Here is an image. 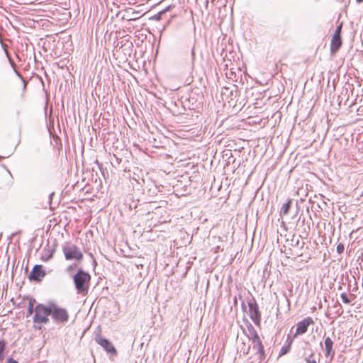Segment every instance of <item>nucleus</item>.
Returning a JSON list of instances; mask_svg holds the SVG:
<instances>
[{
  "label": "nucleus",
  "instance_id": "4be33fe9",
  "mask_svg": "<svg viewBox=\"0 0 363 363\" xmlns=\"http://www.w3.org/2000/svg\"><path fill=\"white\" fill-rule=\"evenodd\" d=\"M77 272L81 273V272H84L82 271V269L81 268H79L77 269Z\"/></svg>",
  "mask_w": 363,
  "mask_h": 363
},
{
  "label": "nucleus",
  "instance_id": "f3484780",
  "mask_svg": "<svg viewBox=\"0 0 363 363\" xmlns=\"http://www.w3.org/2000/svg\"><path fill=\"white\" fill-rule=\"evenodd\" d=\"M33 304L31 301H30L29 303V307H28V313L29 314H31L33 313Z\"/></svg>",
  "mask_w": 363,
  "mask_h": 363
},
{
  "label": "nucleus",
  "instance_id": "7ed1b4c3",
  "mask_svg": "<svg viewBox=\"0 0 363 363\" xmlns=\"http://www.w3.org/2000/svg\"><path fill=\"white\" fill-rule=\"evenodd\" d=\"M51 308L43 305H38L35 309L33 320L35 323H45L48 321V316L51 314Z\"/></svg>",
  "mask_w": 363,
  "mask_h": 363
},
{
  "label": "nucleus",
  "instance_id": "423d86ee",
  "mask_svg": "<svg viewBox=\"0 0 363 363\" xmlns=\"http://www.w3.org/2000/svg\"><path fill=\"white\" fill-rule=\"evenodd\" d=\"M51 314L53 319L57 321L66 322L68 319V313L65 309L53 306L51 308Z\"/></svg>",
  "mask_w": 363,
  "mask_h": 363
},
{
  "label": "nucleus",
  "instance_id": "f03ea898",
  "mask_svg": "<svg viewBox=\"0 0 363 363\" xmlns=\"http://www.w3.org/2000/svg\"><path fill=\"white\" fill-rule=\"evenodd\" d=\"M90 279L89 274H75L74 281L79 294H87Z\"/></svg>",
  "mask_w": 363,
  "mask_h": 363
},
{
  "label": "nucleus",
  "instance_id": "b1692460",
  "mask_svg": "<svg viewBox=\"0 0 363 363\" xmlns=\"http://www.w3.org/2000/svg\"><path fill=\"white\" fill-rule=\"evenodd\" d=\"M25 272H28V267H26V269H25Z\"/></svg>",
  "mask_w": 363,
  "mask_h": 363
},
{
  "label": "nucleus",
  "instance_id": "f8f14e48",
  "mask_svg": "<svg viewBox=\"0 0 363 363\" xmlns=\"http://www.w3.org/2000/svg\"><path fill=\"white\" fill-rule=\"evenodd\" d=\"M291 201L289 200L288 202L283 204V206L281 208V211H280V214L281 216H284L287 215L289 210L290 208V206H291Z\"/></svg>",
  "mask_w": 363,
  "mask_h": 363
},
{
  "label": "nucleus",
  "instance_id": "6ab92c4d",
  "mask_svg": "<svg viewBox=\"0 0 363 363\" xmlns=\"http://www.w3.org/2000/svg\"><path fill=\"white\" fill-rule=\"evenodd\" d=\"M306 362L308 363H317V362L315 359H311V358H307Z\"/></svg>",
  "mask_w": 363,
  "mask_h": 363
},
{
  "label": "nucleus",
  "instance_id": "1a4fd4ad",
  "mask_svg": "<svg viewBox=\"0 0 363 363\" xmlns=\"http://www.w3.org/2000/svg\"><path fill=\"white\" fill-rule=\"evenodd\" d=\"M340 47V25L337 26L331 42V53H336Z\"/></svg>",
  "mask_w": 363,
  "mask_h": 363
},
{
  "label": "nucleus",
  "instance_id": "9b49d317",
  "mask_svg": "<svg viewBox=\"0 0 363 363\" xmlns=\"http://www.w3.org/2000/svg\"><path fill=\"white\" fill-rule=\"evenodd\" d=\"M250 349V346L249 345L245 344L244 342H242L241 344H240L238 347L239 352L244 355L248 354Z\"/></svg>",
  "mask_w": 363,
  "mask_h": 363
},
{
  "label": "nucleus",
  "instance_id": "aec40b11",
  "mask_svg": "<svg viewBox=\"0 0 363 363\" xmlns=\"http://www.w3.org/2000/svg\"><path fill=\"white\" fill-rule=\"evenodd\" d=\"M342 300L345 302V303H347L348 302V299L347 298L346 296H345L343 294H342Z\"/></svg>",
  "mask_w": 363,
  "mask_h": 363
},
{
  "label": "nucleus",
  "instance_id": "dca6fc26",
  "mask_svg": "<svg viewBox=\"0 0 363 363\" xmlns=\"http://www.w3.org/2000/svg\"><path fill=\"white\" fill-rule=\"evenodd\" d=\"M31 272H42V266L41 265H35Z\"/></svg>",
  "mask_w": 363,
  "mask_h": 363
},
{
  "label": "nucleus",
  "instance_id": "2eb2a0df",
  "mask_svg": "<svg viewBox=\"0 0 363 363\" xmlns=\"http://www.w3.org/2000/svg\"><path fill=\"white\" fill-rule=\"evenodd\" d=\"M6 342L5 340H0V361L4 359V353L6 350Z\"/></svg>",
  "mask_w": 363,
  "mask_h": 363
},
{
  "label": "nucleus",
  "instance_id": "a211bd4d",
  "mask_svg": "<svg viewBox=\"0 0 363 363\" xmlns=\"http://www.w3.org/2000/svg\"><path fill=\"white\" fill-rule=\"evenodd\" d=\"M7 363H18L17 361L11 357L7 359Z\"/></svg>",
  "mask_w": 363,
  "mask_h": 363
},
{
  "label": "nucleus",
  "instance_id": "9d476101",
  "mask_svg": "<svg viewBox=\"0 0 363 363\" xmlns=\"http://www.w3.org/2000/svg\"><path fill=\"white\" fill-rule=\"evenodd\" d=\"M324 345H325V355L327 358H333L335 354V351L333 349V340L329 337H327L325 339L324 341Z\"/></svg>",
  "mask_w": 363,
  "mask_h": 363
},
{
  "label": "nucleus",
  "instance_id": "0eeeda50",
  "mask_svg": "<svg viewBox=\"0 0 363 363\" xmlns=\"http://www.w3.org/2000/svg\"><path fill=\"white\" fill-rule=\"evenodd\" d=\"M314 323L313 319L310 317L304 318L303 320L297 323L295 335H299L307 331L308 327Z\"/></svg>",
  "mask_w": 363,
  "mask_h": 363
},
{
  "label": "nucleus",
  "instance_id": "393cba45",
  "mask_svg": "<svg viewBox=\"0 0 363 363\" xmlns=\"http://www.w3.org/2000/svg\"><path fill=\"white\" fill-rule=\"evenodd\" d=\"M18 265H19V263H18V264L16 265V269H18Z\"/></svg>",
  "mask_w": 363,
  "mask_h": 363
},
{
  "label": "nucleus",
  "instance_id": "412c9836",
  "mask_svg": "<svg viewBox=\"0 0 363 363\" xmlns=\"http://www.w3.org/2000/svg\"><path fill=\"white\" fill-rule=\"evenodd\" d=\"M340 250H341L340 244H338L337 245V252L340 253Z\"/></svg>",
  "mask_w": 363,
  "mask_h": 363
},
{
  "label": "nucleus",
  "instance_id": "6e6552de",
  "mask_svg": "<svg viewBox=\"0 0 363 363\" xmlns=\"http://www.w3.org/2000/svg\"><path fill=\"white\" fill-rule=\"evenodd\" d=\"M250 316L255 325H259L261 315L256 303L249 304Z\"/></svg>",
  "mask_w": 363,
  "mask_h": 363
},
{
  "label": "nucleus",
  "instance_id": "ddd939ff",
  "mask_svg": "<svg viewBox=\"0 0 363 363\" xmlns=\"http://www.w3.org/2000/svg\"><path fill=\"white\" fill-rule=\"evenodd\" d=\"M291 340H290L287 344L284 345L280 350L279 355L283 356L287 354L291 350Z\"/></svg>",
  "mask_w": 363,
  "mask_h": 363
},
{
  "label": "nucleus",
  "instance_id": "20e7f679",
  "mask_svg": "<svg viewBox=\"0 0 363 363\" xmlns=\"http://www.w3.org/2000/svg\"><path fill=\"white\" fill-rule=\"evenodd\" d=\"M250 340L252 341V347L254 350H257L259 359H262L264 357V350L262 340L258 333L253 328H252V330H250Z\"/></svg>",
  "mask_w": 363,
  "mask_h": 363
},
{
  "label": "nucleus",
  "instance_id": "4468645a",
  "mask_svg": "<svg viewBox=\"0 0 363 363\" xmlns=\"http://www.w3.org/2000/svg\"><path fill=\"white\" fill-rule=\"evenodd\" d=\"M45 274H29L28 279L30 280H35L37 281H41Z\"/></svg>",
  "mask_w": 363,
  "mask_h": 363
},
{
  "label": "nucleus",
  "instance_id": "39448f33",
  "mask_svg": "<svg viewBox=\"0 0 363 363\" xmlns=\"http://www.w3.org/2000/svg\"><path fill=\"white\" fill-rule=\"evenodd\" d=\"M95 340L98 345L101 346L108 353L116 355L117 351L113 344L107 339L103 337L101 335H98L95 337Z\"/></svg>",
  "mask_w": 363,
  "mask_h": 363
},
{
  "label": "nucleus",
  "instance_id": "5701e85b",
  "mask_svg": "<svg viewBox=\"0 0 363 363\" xmlns=\"http://www.w3.org/2000/svg\"><path fill=\"white\" fill-rule=\"evenodd\" d=\"M357 2L361 3L363 2V0H357Z\"/></svg>",
  "mask_w": 363,
  "mask_h": 363
},
{
  "label": "nucleus",
  "instance_id": "f257e3e1",
  "mask_svg": "<svg viewBox=\"0 0 363 363\" xmlns=\"http://www.w3.org/2000/svg\"><path fill=\"white\" fill-rule=\"evenodd\" d=\"M62 252L67 260L74 261L77 265L83 258V253L81 250L74 244L66 242L62 246Z\"/></svg>",
  "mask_w": 363,
  "mask_h": 363
}]
</instances>
